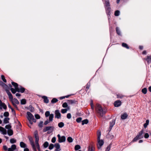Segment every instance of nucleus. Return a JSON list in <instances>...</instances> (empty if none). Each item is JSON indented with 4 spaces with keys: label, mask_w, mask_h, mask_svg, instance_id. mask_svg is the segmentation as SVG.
<instances>
[{
    "label": "nucleus",
    "mask_w": 151,
    "mask_h": 151,
    "mask_svg": "<svg viewBox=\"0 0 151 151\" xmlns=\"http://www.w3.org/2000/svg\"><path fill=\"white\" fill-rule=\"evenodd\" d=\"M35 145L36 147L35 146L34 142L32 140H30V143L31 145H32L33 150L34 151H37L36 147L37 148L38 150H40V148L39 147V145L38 143V141L39 140V137L38 136V134L37 132L35 133Z\"/></svg>",
    "instance_id": "1"
},
{
    "label": "nucleus",
    "mask_w": 151,
    "mask_h": 151,
    "mask_svg": "<svg viewBox=\"0 0 151 151\" xmlns=\"http://www.w3.org/2000/svg\"><path fill=\"white\" fill-rule=\"evenodd\" d=\"M96 112L101 116L104 114V112L101 106L99 104H97L95 107Z\"/></svg>",
    "instance_id": "2"
},
{
    "label": "nucleus",
    "mask_w": 151,
    "mask_h": 151,
    "mask_svg": "<svg viewBox=\"0 0 151 151\" xmlns=\"http://www.w3.org/2000/svg\"><path fill=\"white\" fill-rule=\"evenodd\" d=\"M27 114L28 116V119L31 124H32V122H36V120L34 118L33 116L30 112H27Z\"/></svg>",
    "instance_id": "3"
},
{
    "label": "nucleus",
    "mask_w": 151,
    "mask_h": 151,
    "mask_svg": "<svg viewBox=\"0 0 151 151\" xmlns=\"http://www.w3.org/2000/svg\"><path fill=\"white\" fill-rule=\"evenodd\" d=\"M54 129V127L53 126H48L46 127L43 129V132H46L49 131L48 133H50L53 132Z\"/></svg>",
    "instance_id": "4"
},
{
    "label": "nucleus",
    "mask_w": 151,
    "mask_h": 151,
    "mask_svg": "<svg viewBox=\"0 0 151 151\" xmlns=\"http://www.w3.org/2000/svg\"><path fill=\"white\" fill-rule=\"evenodd\" d=\"M3 149L5 151L8 150V151H14L16 149V146L15 145H12L10 148H7L6 146H3Z\"/></svg>",
    "instance_id": "5"
},
{
    "label": "nucleus",
    "mask_w": 151,
    "mask_h": 151,
    "mask_svg": "<svg viewBox=\"0 0 151 151\" xmlns=\"http://www.w3.org/2000/svg\"><path fill=\"white\" fill-rule=\"evenodd\" d=\"M45 115L46 117L49 116V120L50 122H52V121L54 118V114H50L49 111H47L45 112Z\"/></svg>",
    "instance_id": "6"
},
{
    "label": "nucleus",
    "mask_w": 151,
    "mask_h": 151,
    "mask_svg": "<svg viewBox=\"0 0 151 151\" xmlns=\"http://www.w3.org/2000/svg\"><path fill=\"white\" fill-rule=\"evenodd\" d=\"M105 9L107 14L108 15L109 14L110 12L111 11V8L109 7L110 5L109 2L108 1L105 2Z\"/></svg>",
    "instance_id": "7"
},
{
    "label": "nucleus",
    "mask_w": 151,
    "mask_h": 151,
    "mask_svg": "<svg viewBox=\"0 0 151 151\" xmlns=\"http://www.w3.org/2000/svg\"><path fill=\"white\" fill-rule=\"evenodd\" d=\"M57 137L58 138V142H65V141L66 138L65 136H61L59 134H58V135Z\"/></svg>",
    "instance_id": "8"
},
{
    "label": "nucleus",
    "mask_w": 151,
    "mask_h": 151,
    "mask_svg": "<svg viewBox=\"0 0 151 151\" xmlns=\"http://www.w3.org/2000/svg\"><path fill=\"white\" fill-rule=\"evenodd\" d=\"M98 144L97 145V147L98 149H100L101 146L103 145L104 143L103 141L100 139H97Z\"/></svg>",
    "instance_id": "9"
},
{
    "label": "nucleus",
    "mask_w": 151,
    "mask_h": 151,
    "mask_svg": "<svg viewBox=\"0 0 151 151\" xmlns=\"http://www.w3.org/2000/svg\"><path fill=\"white\" fill-rule=\"evenodd\" d=\"M55 117L57 119H60L61 117V114L58 110H56L55 111Z\"/></svg>",
    "instance_id": "10"
},
{
    "label": "nucleus",
    "mask_w": 151,
    "mask_h": 151,
    "mask_svg": "<svg viewBox=\"0 0 151 151\" xmlns=\"http://www.w3.org/2000/svg\"><path fill=\"white\" fill-rule=\"evenodd\" d=\"M3 108L6 109L7 108L6 106L4 103L2 102L0 100V109H2Z\"/></svg>",
    "instance_id": "11"
},
{
    "label": "nucleus",
    "mask_w": 151,
    "mask_h": 151,
    "mask_svg": "<svg viewBox=\"0 0 151 151\" xmlns=\"http://www.w3.org/2000/svg\"><path fill=\"white\" fill-rule=\"evenodd\" d=\"M143 133L144 130L142 129L138 133L137 136L139 139H142L143 137Z\"/></svg>",
    "instance_id": "12"
},
{
    "label": "nucleus",
    "mask_w": 151,
    "mask_h": 151,
    "mask_svg": "<svg viewBox=\"0 0 151 151\" xmlns=\"http://www.w3.org/2000/svg\"><path fill=\"white\" fill-rule=\"evenodd\" d=\"M0 132L3 134H6L7 133L6 130L3 127L0 126Z\"/></svg>",
    "instance_id": "13"
},
{
    "label": "nucleus",
    "mask_w": 151,
    "mask_h": 151,
    "mask_svg": "<svg viewBox=\"0 0 151 151\" xmlns=\"http://www.w3.org/2000/svg\"><path fill=\"white\" fill-rule=\"evenodd\" d=\"M55 147L56 148L55 151H60L61 149L60 148V145L58 143H56L55 144Z\"/></svg>",
    "instance_id": "14"
},
{
    "label": "nucleus",
    "mask_w": 151,
    "mask_h": 151,
    "mask_svg": "<svg viewBox=\"0 0 151 151\" xmlns=\"http://www.w3.org/2000/svg\"><path fill=\"white\" fill-rule=\"evenodd\" d=\"M11 101H12V102L13 104V105L15 107L16 106V105H15L16 104H19V102L18 101V100L16 99H13Z\"/></svg>",
    "instance_id": "15"
},
{
    "label": "nucleus",
    "mask_w": 151,
    "mask_h": 151,
    "mask_svg": "<svg viewBox=\"0 0 151 151\" xmlns=\"http://www.w3.org/2000/svg\"><path fill=\"white\" fill-rule=\"evenodd\" d=\"M95 148L92 145H90L88 147V151H95Z\"/></svg>",
    "instance_id": "16"
},
{
    "label": "nucleus",
    "mask_w": 151,
    "mask_h": 151,
    "mask_svg": "<svg viewBox=\"0 0 151 151\" xmlns=\"http://www.w3.org/2000/svg\"><path fill=\"white\" fill-rule=\"evenodd\" d=\"M121 104V102L119 100H118L115 101L114 103V105L115 107H118L120 106Z\"/></svg>",
    "instance_id": "17"
},
{
    "label": "nucleus",
    "mask_w": 151,
    "mask_h": 151,
    "mask_svg": "<svg viewBox=\"0 0 151 151\" xmlns=\"http://www.w3.org/2000/svg\"><path fill=\"white\" fill-rule=\"evenodd\" d=\"M128 115L126 113H124L121 115V118L122 119H124L127 118Z\"/></svg>",
    "instance_id": "18"
},
{
    "label": "nucleus",
    "mask_w": 151,
    "mask_h": 151,
    "mask_svg": "<svg viewBox=\"0 0 151 151\" xmlns=\"http://www.w3.org/2000/svg\"><path fill=\"white\" fill-rule=\"evenodd\" d=\"M12 84L15 87L17 91H19V87H18V84L17 83L13 82H12Z\"/></svg>",
    "instance_id": "19"
},
{
    "label": "nucleus",
    "mask_w": 151,
    "mask_h": 151,
    "mask_svg": "<svg viewBox=\"0 0 151 151\" xmlns=\"http://www.w3.org/2000/svg\"><path fill=\"white\" fill-rule=\"evenodd\" d=\"M77 101L75 100H68L67 102L69 104H76L77 102Z\"/></svg>",
    "instance_id": "20"
},
{
    "label": "nucleus",
    "mask_w": 151,
    "mask_h": 151,
    "mask_svg": "<svg viewBox=\"0 0 151 151\" xmlns=\"http://www.w3.org/2000/svg\"><path fill=\"white\" fill-rule=\"evenodd\" d=\"M115 123V121L114 120H112L110 123V129H111Z\"/></svg>",
    "instance_id": "21"
},
{
    "label": "nucleus",
    "mask_w": 151,
    "mask_h": 151,
    "mask_svg": "<svg viewBox=\"0 0 151 151\" xmlns=\"http://www.w3.org/2000/svg\"><path fill=\"white\" fill-rule=\"evenodd\" d=\"M20 146L22 148H25L27 147L26 144L23 142H20Z\"/></svg>",
    "instance_id": "22"
},
{
    "label": "nucleus",
    "mask_w": 151,
    "mask_h": 151,
    "mask_svg": "<svg viewBox=\"0 0 151 151\" xmlns=\"http://www.w3.org/2000/svg\"><path fill=\"white\" fill-rule=\"evenodd\" d=\"M42 98L44 99V101L46 103H48L49 102V100L47 97L45 96L42 97Z\"/></svg>",
    "instance_id": "23"
},
{
    "label": "nucleus",
    "mask_w": 151,
    "mask_h": 151,
    "mask_svg": "<svg viewBox=\"0 0 151 151\" xmlns=\"http://www.w3.org/2000/svg\"><path fill=\"white\" fill-rule=\"evenodd\" d=\"M139 139V138L136 136V137L134 138L131 142L129 144V145H130L131 143L136 142Z\"/></svg>",
    "instance_id": "24"
},
{
    "label": "nucleus",
    "mask_w": 151,
    "mask_h": 151,
    "mask_svg": "<svg viewBox=\"0 0 151 151\" xmlns=\"http://www.w3.org/2000/svg\"><path fill=\"white\" fill-rule=\"evenodd\" d=\"M7 133L9 136H11L13 134V131L11 129H8L7 130Z\"/></svg>",
    "instance_id": "25"
},
{
    "label": "nucleus",
    "mask_w": 151,
    "mask_h": 151,
    "mask_svg": "<svg viewBox=\"0 0 151 151\" xmlns=\"http://www.w3.org/2000/svg\"><path fill=\"white\" fill-rule=\"evenodd\" d=\"M9 118L8 117L5 118L4 120V123L5 124H7L9 123Z\"/></svg>",
    "instance_id": "26"
},
{
    "label": "nucleus",
    "mask_w": 151,
    "mask_h": 151,
    "mask_svg": "<svg viewBox=\"0 0 151 151\" xmlns=\"http://www.w3.org/2000/svg\"><path fill=\"white\" fill-rule=\"evenodd\" d=\"M146 60L148 63H151V57L150 56H147Z\"/></svg>",
    "instance_id": "27"
},
{
    "label": "nucleus",
    "mask_w": 151,
    "mask_h": 151,
    "mask_svg": "<svg viewBox=\"0 0 151 151\" xmlns=\"http://www.w3.org/2000/svg\"><path fill=\"white\" fill-rule=\"evenodd\" d=\"M88 122V119H86L83 120L82 121V125H83L84 124H87Z\"/></svg>",
    "instance_id": "28"
},
{
    "label": "nucleus",
    "mask_w": 151,
    "mask_h": 151,
    "mask_svg": "<svg viewBox=\"0 0 151 151\" xmlns=\"http://www.w3.org/2000/svg\"><path fill=\"white\" fill-rule=\"evenodd\" d=\"M25 88L22 87H21L20 88H19V91H17L18 92H20L22 93H23L25 91Z\"/></svg>",
    "instance_id": "29"
},
{
    "label": "nucleus",
    "mask_w": 151,
    "mask_h": 151,
    "mask_svg": "<svg viewBox=\"0 0 151 151\" xmlns=\"http://www.w3.org/2000/svg\"><path fill=\"white\" fill-rule=\"evenodd\" d=\"M101 132L100 131H98L97 132V139H100Z\"/></svg>",
    "instance_id": "30"
},
{
    "label": "nucleus",
    "mask_w": 151,
    "mask_h": 151,
    "mask_svg": "<svg viewBox=\"0 0 151 151\" xmlns=\"http://www.w3.org/2000/svg\"><path fill=\"white\" fill-rule=\"evenodd\" d=\"M10 142L11 144H14L16 142V140L14 138H12L10 139Z\"/></svg>",
    "instance_id": "31"
},
{
    "label": "nucleus",
    "mask_w": 151,
    "mask_h": 151,
    "mask_svg": "<svg viewBox=\"0 0 151 151\" xmlns=\"http://www.w3.org/2000/svg\"><path fill=\"white\" fill-rule=\"evenodd\" d=\"M149 122V121L148 120H147L146 121L145 123L144 124V128H146L147 127V125H148Z\"/></svg>",
    "instance_id": "32"
},
{
    "label": "nucleus",
    "mask_w": 151,
    "mask_h": 151,
    "mask_svg": "<svg viewBox=\"0 0 151 151\" xmlns=\"http://www.w3.org/2000/svg\"><path fill=\"white\" fill-rule=\"evenodd\" d=\"M64 124L63 122H60L58 124V126L60 128H62L64 126Z\"/></svg>",
    "instance_id": "33"
},
{
    "label": "nucleus",
    "mask_w": 151,
    "mask_h": 151,
    "mask_svg": "<svg viewBox=\"0 0 151 151\" xmlns=\"http://www.w3.org/2000/svg\"><path fill=\"white\" fill-rule=\"evenodd\" d=\"M81 148V146L79 145H76L75 147V150H77Z\"/></svg>",
    "instance_id": "34"
},
{
    "label": "nucleus",
    "mask_w": 151,
    "mask_h": 151,
    "mask_svg": "<svg viewBox=\"0 0 151 151\" xmlns=\"http://www.w3.org/2000/svg\"><path fill=\"white\" fill-rule=\"evenodd\" d=\"M122 46L126 48L127 49H129V47L125 43H123L122 44Z\"/></svg>",
    "instance_id": "35"
},
{
    "label": "nucleus",
    "mask_w": 151,
    "mask_h": 151,
    "mask_svg": "<svg viewBox=\"0 0 151 151\" xmlns=\"http://www.w3.org/2000/svg\"><path fill=\"white\" fill-rule=\"evenodd\" d=\"M67 139L68 142L70 143L72 142L73 141V139L71 137H68Z\"/></svg>",
    "instance_id": "36"
},
{
    "label": "nucleus",
    "mask_w": 151,
    "mask_h": 151,
    "mask_svg": "<svg viewBox=\"0 0 151 151\" xmlns=\"http://www.w3.org/2000/svg\"><path fill=\"white\" fill-rule=\"evenodd\" d=\"M58 101V100L55 98H53L51 100V103H54L57 102Z\"/></svg>",
    "instance_id": "37"
},
{
    "label": "nucleus",
    "mask_w": 151,
    "mask_h": 151,
    "mask_svg": "<svg viewBox=\"0 0 151 151\" xmlns=\"http://www.w3.org/2000/svg\"><path fill=\"white\" fill-rule=\"evenodd\" d=\"M26 101L25 99H23L21 100V103L22 104H24L26 103Z\"/></svg>",
    "instance_id": "38"
},
{
    "label": "nucleus",
    "mask_w": 151,
    "mask_h": 151,
    "mask_svg": "<svg viewBox=\"0 0 151 151\" xmlns=\"http://www.w3.org/2000/svg\"><path fill=\"white\" fill-rule=\"evenodd\" d=\"M142 92L144 94H146L147 92V88H145L142 89Z\"/></svg>",
    "instance_id": "39"
},
{
    "label": "nucleus",
    "mask_w": 151,
    "mask_h": 151,
    "mask_svg": "<svg viewBox=\"0 0 151 151\" xmlns=\"http://www.w3.org/2000/svg\"><path fill=\"white\" fill-rule=\"evenodd\" d=\"M10 90L13 93H15L16 92H17V90L15 88L14 89L13 88H11Z\"/></svg>",
    "instance_id": "40"
},
{
    "label": "nucleus",
    "mask_w": 151,
    "mask_h": 151,
    "mask_svg": "<svg viewBox=\"0 0 151 151\" xmlns=\"http://www.w3.org/2000/svg\"><path fill=\"white\" fill-rule=\"evenodd\" d=\"M116 32L117 33V34L118 35H120L121 34V32H120V31L119 29V28L118 27H116Z\"/></svg>",
    "instance_id": "41"
},
{
    "label": "nucleus",
    "mask_w": 151,
    "mask_h": 151,
    "mask_svg": "<svg viewBox=\"0 0 151 151\" xmlns=\"http://www.w3.org/2000/svg\"><path fill=\"white\" fill-rule=\"evenodd\" d=\"M49 145L48 143L47 142H45L44 144L43 145L45 148H47Z\"/></svg>",
    "instance_id": "42"
},
{
    "label": "nucleus",
    "mask_w": 151,
    "mask_h": 151,
    "mask_svg": "<svg viewBox=\"0 0 151 151\" xmlns=\"http://www.w3.org/2000/svg\"><path fill=\"white\" fill-rule=\"evenodd\" d=\"M5 128L6 129H11L12 128V126L10 124L7 125L5 126Z\"/></svg>",
    "instance_id": "43"
},
{
    "label": "nucleus",
    "mask_w": 151,
    "mask_h": 151,
    "mask_svg": "<svg viewBox=\"0 0 151 151\" xmlns=\"http://www.w3.org/2000/svg\"><path fill=\"white\" fill-rule=\"evenodd\" d=\"M120 12L118 10L116 11L114 13V15L115 16H118Z\"/></svg>",
    "instance_id": "44"
},
{
    "label": "nucleus",
    "mask_w": 151,
    "mask_h": 151,
    "mask_svg": "<svg viewBox=\"0 0 151 151\" xmlns=\"http://www.w3.org/2000/svg\"><path fill=\"white\" fill-rule=\"evenodd\" d=\"M54 147V145L52 144H50L49 147V149L51 150Z\"/></svg>",
    "instance_id": "45"
},
{
    "label": "nucleus",
    "mask_w": 151,
    "mask_h": 151,
    "mask_svg": "<svg viewBox=\"0 0 151 151\" xmlns=\"http://www.w3.org/2000/svg\"><path fill=\"white\" fill-rule=\"evenodd\" d=\"M1 78L2 81L5 83H6V80L5 79V77L4 75L1 76Z\"/></svg>",
    "instance_id": "46"
},
{
    "label": "nucleus",
    "mask_w": 151,
    "mask_h": 151,
    "mask_svg": "<svg viewBox=\"0 0 151 151\" xmlns=\"http://www.w3.org/2000/svg\"><path fill=\"white\" fill-rule=\"evenodd\" d=\"M0 84L2 85L3 87L5 88H6V87H7V86L5 83H4L2 81H0Z\"/></svg>",
    "instance_id": "47"
},
{
    "label": "nucleus",
    "mask_w": 151,
    "mask_h": 151,
    "mask_svg": "<svg viewBox=\"0 0 151 151\" xmlns=\"http://www.w3.org/2000/svg\"><path fill=\"white\" fill-rule=\"evenodd\" d=\"M67 111V109H63L61 110V112L63 114L66 113Z\"/></svg>",
    "instance_id": "48"
},
{
    "label": "nucleus",
    "mask_w": 151,
    "mask_h": 151,
    "mask_svg": "<svg viewBox=\"0 0 151 151\" xmlns=\"http://www.w3.org/2000/svg\"><path fill=\"white\" fill-rule=\"evenodd\" d=\"M9 114L8 112L6 111L4 114V116L5 117H7L9 116Z\"/></svg>",
    "instance_id": "49"
},
{
    "label": "nucleus",
    "mask_w": 151,
    "mask_h": 151,
    "mask_svg": "<svg viewBox=\"0 0 151 151\" xmlns=\"http://www.w3.org/2000/svg\"><path fill=\"white\" fill-rule=\"evenodd\" d=\"M62 106L63 108H66L68 106V105L67 103L65 102L62 105Z\"/></svg>",
    "instance_id": "50"
},
{
    "label": "nucleus",
    "mask_w": 151,
    "mask_h": 151,
    "mask_svg": "<svg viewBox=\"0 0 151 151\" xmlns=\"http://www.w3.org/2000/svg\"><path fill=\"white\" fill-rule=\"evenodd\" d=\"M82 120V118L81 117H79L76 120V122L78 123L80 122Z\"/></svg>",
    "instance_id": "51"
},
{
    "label": "nucleus",
    "mask_w": 151,
    "mask_h": 151,
    "mask_svg": "<svg viewBox=\"0 0 151 151\" xmlns=\"http://www.w3.org/2000/svg\"><path fill=\"white\" fill-rule=\"evenodd\" d=\"M56 140V138L55 137H53L52 139L51 140V142L52 143H55V142Z\"/></svg>",
    "instance_id": "52"
},
{
    "label": "nucleus",
    "mask_w": 151,
    "mask_h": 151,
    "mask_svg": "<svg viewBox=\"0 0 151 151\" xmlns=\"http://www.w3.org/2000/svg\"><path fill=\"white\" fill-rule=\"evenodd\" d=\"M29 107V110L31 112H33L34 111V108L31 106H30Z\"/></svg>",
    "instance_id": "53"
},
{
    "label": "nucleus",
    "mask_w": 151,
    "mask_h": 151,
    "mask_svg": "<svg viewBox=\"0 0 151 151\" xmlns=\"http://www.w3.org/2000/svg\"><path fill=\"white\" fill-rule=\"evenodd\" d=\"M149 135L148 133H146L144 135V137L145 138H147L149 137Z\"/></svg>",
    "instance_id": "54"
},
{
    "label": "nucleus",
    "mask_w": 151,
    "mask_h": 151,
    "mask_svg": "<svg viewBox=\"0 0 151 151\" xmlns=\"http://www.w3.org/2000/svg\"><path fill=\"white\" fill-rule=\"evenodd\" d=\"M5 90H6V93H7L8 96H9V95H10L11 94H12L9 92V90H8L7 89H6Z\"/></svg>",
    "instance_id": "55"
},
{
    "label": "nucleus",
    "mask_w": 151,
    "mask_h": 151,
    "mask_svg": "<svg viewBox=\"0 0 151 151\" xmlns=\"http://www.w3.org/2000/svg\"><path fill=\"white\" fill-rule=\"evenodd\" d=\"M67 118L68 119H70L71 117V114L70 113H68L67 115Z\"/></svg>",
    "instance_id": "56"
},
{
    "label": "nucleus",
    "mask_w": 151,
    "mask_h": 151,
    "mask_svg": "<svg viewBox=\"0 0 151 151\" xmlns=\"http://www.w3.org/2000/svg\"><path fill=\"white\" fill-rule=\"evenodd\" d=\"M38 126L40 127H42L43 126V122H40Z\"/></svg>",
    "instance_id": "57"
},
{
    "label": "nucleus",
    "mask_w": 151,
    "mask_h": 151,
    "mask_svg": "<svg viewBox=\"0 0 151 151\" xmlns=\"http://www.w3.org/2000/svg\"><path fill=\"white\" fill-rule=\"evenodd\" d=\"M9 98L10 100V101L12 100L13 99V97L12 94H11L10 95H9Z\"/></svg>",
    "instance_id": "58"
},
{
    "label": "nucleus",
    "mask_w": 151,
    "mask_h": 151,
    "mask_svg": "<svg viewBox=\"0 0 151 151\" xmlns=\"http://www.w3.org/2000/svg\"><path fill=\"white\" fill-rule=\"evenodd\" d=\"M50 122L49 120V121L46 120L44 124L45 125H46L48 124Z\"/></svg>",
    "instance_id": "59"
},
{
    "label": "nucleus",
    "mask_w": 151,
    "mask_h": 151,
    "mask_svg": "<svg viewBox=\"0 0 151 151\" xmlns=\"http://www.w3.org/2000/svg\"><path fill=\"white\" fill-rule=\"evenodd\" d=\"M35 116L37 119H39L40 118V116L38 114H35Z\"/></svg>",
    "instance_id": "60"
},
{
    "label": "nucleus",
    "mask_w": 151,
    "mask_h": 151,
    "mask_svg": "<svg viewBox=\"0 0 151 151\" xmlns=\"http://www.w3.org/2000/svg\"><path fill=\"white\" fill-rule=\"evenodd\" d=\"M91 108L92 109H94V107H93V104L92 101H91Z\"/></svg>",
    "instance_id": "61"
},
{
    "label": "nucleus",
    "mask_w": 151,
    "mask_h": 151,
    "mask_svg": "<svg viewBox=\"0 0 151 151\" xmlns=\"http://www.w3.org/2000/svg\"><path fill=\"white\" fill-rule=\"evenodd\" d=\"M90 87V83H88L86 86V88L88 89Z\"/></svg>",
    "instance_id": "62"
},
{
    "label": "nucleus",
    "mask_w": 151,
    "mask_h": 151,
    "mask_svg": "<svg viewBox=\"0 0 151 151\" xmlns=\"http://www.w3.org/2000/svg\"><path fill=\"white\" fill-rule=\"evenodd\" d=\"M110 150V147L109 146L107 147L105 151H109Z\"/></svg>",
    "instance_id": "63"
},
{
    "label": "nucleus",
    "mask_w": 151,
    "mask_h": 151,
    "mask_svg": "<svg viewBox=\"0 0 151 151\" xmlns=\"http://www.w3.org/2000/svg\"><path fill=\"white\" fill-rule=\"evenodd\" d=\"M24 151H29V149L27 148H25L24 149Z\"/></svg>",
    "instance_id": "64"
}]
</instances>
